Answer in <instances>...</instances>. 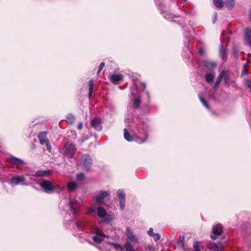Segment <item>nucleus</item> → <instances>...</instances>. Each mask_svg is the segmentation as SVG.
Segmentation results:
<instances>
[{
    "label": "nucleus",
    "mask_w": 251,
    "mask_h": 251,
    "mask_svg": "<svg viewBox=\"0 0 251 251\" xmlns=\"http://www.w3.org/2000/svg\"><path fill=\"white\" fill-rule=\"evenodd\" d=\"M152 237L153 238L154 240L155 241H157L159 240H160L161 236L158 233H152Z\"/></svg>",
    "instance_id": "58836bf2"
},
{
    "label": "nucleus",
    "mask_w": 251,
    "mask_h": 251,
    "mask_svg": "<svg viewBox=\"0 0 251 251\" xmlns=\"http://www.w3.org/2000/svg\"><path fill=\"white\" fill-rule=\"evenodd\" d=\"M221 72H224L223 78H224V82L225 84L228 87L229 86V75L228 72V71L223 70Z\"/></svg>",
    "instance_id": "a211bd4d"
},
{
    "label": "nucleus",
    "mask_w": 251,
    "mask_h": 251,
    "mask_svg": "<svg viewBox=\"0 0 251 251\" xmlns=\"http://www.w3.org/2000/svg\"><path fill=\"white\" fill-rule=\"evenodd\" d=\"M49 172V171H38L35 173V176H42L47 175V174Z\"/></svg>",
    "instance_id": "7c9ffc66"
},
{
    "label": "nucleus",
    "mask_w": 251,
    "mask_h": 251,
    "mask_svg": "<svg viewBox=\"0 0 251 251\" xmlns=\"http://www.w3.org/2000/svg\"><path fill=\"white\" fill-rule=\"evenodd\" d=\"M83 126V124L82 122L79 123L78 125V129H81Z\"/></svg>",
    "instance_id": "8fccbe9b"
},
{
    "label": "nucleus",
    "mask_w": 251,
    "mask_h": 251,
    "mask_svg": "<svg viewBox=\"0 0 251 251\" xmlns=\"http://www.w3.org/2000/svg\"><path fill=\"white\" fill-rule=\"evenodd\" d=\"M155 3L158 5L159 9L161 11L162 16L166 19L170 21L174 22L176 23H179V20L178 19V17L172 13L166 11L165 5L164 4L162 0H155Z\"/></svg>",
    "instance_id": "f03ea898"
},
{
    "label": "nucleus",
    "mask_w": 251,
    "mask_h": 251,
    "mask_svg": "<svg viewBox=\"0 0 251 251\" xmlns=\"http://www.w3.org/2000/svg\"><path fill=\"white\" fill-rule=\"evenodd\" d=\"M125 200H122L120 201V209L122 211H123L125 209Z\"/></svg>",
    "instance_id": "4c0bfd02"
},
{
    "label": "nucleus",
    "mask_w": 251,
    "mask_h": 251,
    "mask_svg": "<svg viewBox=\"0 0 251 251\" xmlns=\"http://www.w3.org/2000/svg\"><path fill=\"white\" fill-rule=\"evenodd\" d=\"M47 132L45 131L40 132L38 134V138L41 145H45V144L49 141V140L47 138Z\"/></svg>",
    "instance_id": "2eb2a0df"
},
{
    "label": "nucleus",
    "mask_w": 251,
    "mask_h": 251,
    "mask_svg": "<svg viewBox=\"0 0 251 251\" xmlns=\"http://www.w3.org/2000/svg\"><path fill=\"white\" fill-rule=\"evenodd\" d=\"M9 162L13 165H16L18 167H20L25 164V162L23 160L14 156L10 157L9 158Z\"/></svg>",
    "instance_id": "ddd939ff"
},
{
    "label": "nucleus",
    "mask_w": 251,
    "mask_h": 251,
    "mask_svg": "<svg viewBox=\"0 0 251 251\" xmlns=\"http://www.w3.org/2000/svg\"><path fill=\"white\" fill-rule=\"evenodd\" d=\"M201 242L199 241H195L193 244V248L195 251H201Z\"/></svg>",
    "instance_id": "c756f323"
},
{
    "label": "nucleus",
    "mask_w": 251,
    "mask_h": 251,
    "mask_svg": "<svg viewBox=\"0 0 251 251\" xmlns=\"http://www.w3.org/2000/svg\"><path fill=\"white\" fill-rule=\"evenodd\" d=\"M95 208L94 207H91L88 210V214H90L92 212L95 211Z\"/></svg>",
    "instance_id": "09e8293b"
},
{
    "label": "nucleus",
    "mask_w": 251,
    "mask_h": 251,
    "mask_svg": "<svg viewBox=\"0 0 251 251\" xmlns=\"http://www.w3.org/2000/svg\"><path fill=\"white\" fill-rule=\"evenodd\" d=\"M214 64V67H216V64Z\"/></svg>",
    "instance_id": "5fc2aeb1"
},
{
    "label": "nucleus",
    "mask_w": 251,
    "mask_h": 251,
    "mask_svg": "<svg viewBox=\"0 0 251 251\" xmlns=\"http://www.w3.org/2000/svg\"><path fill=\"white\" fill-rule=\"evenodd\" d=\"M214 5L219 8H222L224 6L223 0H213Z\"/></svg>",
    "instance_id": "c85d7f7f"
},
{
    "label": "nucleus",
    "mask_w": 251,
    "mask_h": 251,
    "mask_svg": "<svg viewBox=\"0 0 251 251\" xmlns=\"http://www.w3.org/2000/svg\"><path fill=\"white\" fill-rule=\"evenodd\" d=\"M45 144L46 145V146L47 147V150L49 152H50V151L51 150V145L50 144L49 140L48 141H47V142H46Z\"/></svg>",
    "instance_id": "a19ab883"
},
{
    "label": "nucleus",
    "mask_w": 251,
    "mask_h": 251,
    "mask_svg": "<svg viewBox=\"0 0 251 251\" xmlns=\"http://www.w3.org/2000/svg\"><path fill=\"white\" fill-rule=\"evenodd\" d=\"M76 177L78 180H81L84 178V175L83 173H79L77 175Z\"/></svg>",
    "instance_id": "79ce46f5"
},
{
    "label": "nucleus",
    "mask_w": 251,
    "mask_h": 251,
    "mask_svg": "<svg viewBox=\"0 0 251 251\" xmlns=\"http://www.w3.org/2000/svg\"><path fill=\"white\" fill-rule=\"evenodd\" d=\"M136 130L139 140H136V142L139 144L144 143L146 141L148 136V126L144 122L140 121L136 125Z\"/></svg>",
    "instance_id": "f257e3e1"
},
{
    "label": "nucleus",
    "mask_w": 251,
    "mask_h": 251,
    "mask_svg": "<svg viewBox=\"0 0 251 251\" xmlns=\"http://www.w3.org/2000/svg\"><path fill=\"white\" fill-rule=\"evenodd\" d=\"M246 74H247V73L245 71V70H244L243 72L242 73L241 75L243 76V75H245Z\"/></svg>",
    "instance_id": "603ef678"
},
{
    "label": "nucleus",
    "mask_w": 251,
    "mask_h": 251,
    "mask_svg": "<svg viewBox=\"0 0 251 251\" xmlns=\"http://www.w3.org/2000/svg\"><path fill=\"white\" fill-rule=\"evenodd\" d=\"M98 216L102 219L101 222L109 223L112 220V216L107 214L106 210L102 207H99L97 209Z\"/></svg>",
    "instance_id": "20e7f679"
},
{
    "label": "nucleus",
    "mask_w": 251,
    "mask_h": 251,
    "mask_svg": "<svg viewBox=\"0 0 251 251\" xmlns=\"http://www.w3.org/2000/svg\"><path fill=\"white\" fill-rule=\"evenodd\" d=\"M226 55V50L224 47L223 45H221L220 50V56L222 59H224Z\"/></svg>",
    "instance_id": "2f4dec72"
},
{
    "label": "nucleus",
    "mask_w": 251,
    "mask_h": 251,
    "mask_svg": "<svg viewBox=\"0 0 251 251\" xmlns=\"http://www.w3.org/2000/svg\"><path fill=\"white\" fill-rule=\"evenodd\" d=\"M245 85L246 87H247L250 91L251 92V81H250L249 79H247L245 81Z\"/></svg>",
    "instance_id": "e433bc0d"
},
{
    "label": "nucleus",
    "mask_w": 251,
    "mask_h": 251,
    "mask_svg": "<svg viewBox=\"0 0 251 251\" xmlns=\"http://www.w3.org/2000/svg\"><path fill=\"white\" fill-rule=\"evenodd\" d=\"M186 1H183V2H178L177 4L179 8H180L181 7L184 6V5L186 4Z\"/></svg>",
    "instance_id": "c03bdc74"
},
{
    "label": "nucleus",
    "mask_w": 251,
    "mask_h": 251,
    "mask_svg": "<svg viewBox=\"0 0 251 251\" xmlns=\"http://www.w3.org/2000/svg\"><path fill=\"white\" fill-rule=\"evenodd\" d=\"M93 88H94V82L92 80H90L89 81V94L88 96L89 98H90L93 91Z\"/></svg>",
    "instance_id": "cd10ccee"
},
{
    "label": "nucleus",
    "mask_w": 251,
    "mask_h": 251,
    "mask_svg": "<svg viewBox=\"0 0 251 251\" xmlns=\"http://www.w3.org/2000/svg\"><path fill=\"white\" fill-rule=\"evenodd\" d=\"M207 248L211 251H222V247L220 243L211 242L207 244Z\"/></svg>",
    "instance_id": "9b49d317"
},
{
    "label": "nucleus",
    "mask_w": 251,
    "mask_h": 251,
    "mask_svg": "<svg viewBox=\"0 0 251 251\" xmlns=\"http://www.w3.org/2000/svg\"><path fill=\"white\" fill-rule=\"evenodd\" d=\"M63 150L66 156L72 158L75 154L76 149L74 144L68 142L65 143Z\"/></svg>",
    "instance_id": "7ed1b4c3"
},
{
    "label": "nucleus",
    "mask_w": 251,
    "mask_h": 251,
    "mask_svg": "<svg viewBox=\"0 0 251 251\" xmlns=\"http://www.w3.org/2000/svg\"><path fill=\"white\" fill-rule=\"evenodd\" d=\"M104 65V64H100V65L99 67V70L98 71V72H97L98 74H99L101 71V70L103 69Z\"/></svg>",
    "instance_id": "49530a36"
},
{
    "label": "nucleus",
    "mask_w": 251,
    "mask_h": 251,
    "mask_svg": "<svg viewBox=\"0 0 251 251\" xmlns=\"http://www.w3.org/2000/svg\"><path fill=\"white\" fill-rule=\"evenodd\" d=\"M126 234L128 238L130 240L131 242L133 243H137L139 242V239L137 236H136L131 230V229L127 226L126 227Z\"/></svg>",
    "instance_id": "6e6552de"
},
{
    "label": "nucleus",
    "mask_w": 251,
    "mask_h": 251,
    "mask_svg": "<svg viewBox=\"0 0 251 251\" xmlns=\"http://www.w3.org/2000/svg\"><path fill=\"white\" fill-rule=\"evenodd\" d=\"M126 251H135L130 241H126L125 244Z\"/></svg>",
    "instance_id": "393cba45"
},
{
    "label": "nucleus",
    "mask_w": 251,
    "mask_h": 251,
    "mask_svg": "<svg viewBox=\"0 0 251 251\" xmlns=\"http://www.w3.org/2000/svg\"><path fill=\"white\" fill-rule=\"evenodd\" d=\"M25 178L22 176H17L13 177L11 179V182L15 184H19L22 182L24 181Z\"/></svg>",
    "instance_id": "f3484780"
},
{
    "label": "nucleus",
    "mask_w": 251,
    "mask_h": 251,
    "mask_svg": "<svg viewBox=\"0 0 251 251\" xmlns=\"http://www.w3.org/2000/svg\"><path fill=\"white\" fill-rule=\"evenodd\" d=\"M135 84L138 89L140 90H144L146 88V85L144 83H139L135 82Z\"/></svg>",
    "instance_id": "72a5a7b5"
},
{
    "label": "nucleus",
    "mask_w": 251,
    "mask_h": 251,
    "mask_svg": "<svg viewBox=\"0 0 251 251\" xmlns=\"http://www.w3.org/2000/svg\"><path fill=\"white\" fill-rule=\"evenodd\" d=\"M206 50L205 48L201 47L199 49L198 53L200 55H204L206 54Z\"/></svg>",
    "instance_id": "c9c22d12"
},
{
    "label": "nucleus",
    "mask_w": 251,
    "mask_h": 251,
    "mask_svg": "<svg viewBox=\"0 0 251 251\" xmlns=\"http://www.w3.org/2000/svg\"><path fill=\"white\" fill-rule=\"evenodd\" d=\"M109 244L113 245L114 248L116 249H120L121 250L123 249V247L120 244L112 243H109Z\"/></svg>",
    "instance_id": "ea45409f"
},
{
    "label": "nucleus",
    "mask_w": 251,
    "mask_h": 251,
    "mask_svg": "<svg viewBox=\"0 0 251 251\" xmlns=\"http://www.w3.org/2000/svg\"><path fill=\"white\" fill-rule=\"evenodd\" d=\"M185 236L184 235H180L179 240L177 242V245L181 248H184V246Z\"/></svg>",
    "instance_id": "a878e982"
},
{
    "label": "nucleus",
    "mask_w": 251,
    "mask_h": 251,
    "mask_svg": "<svg viewBox=\"0 0 251 251\" xmlns=\"http://www.w3.org/2000/svg\"><path fill=\"white\" fill-rule=\"evenodd\" d=\"M141 103V98L140 97L137 98L135 99L133 103V107L135 108H137Z\"/></svg>",
    "instance_id": "f704fd0d"
},
{
    "label": "nucleus",
    "mask_w": 251,
    "mask_h": 251,
    "mask_svg": "<svg viewBox=\"0 0 251 251\" xmlns=\"http://www.w3.org/2000/svg\"><path fill=\"white\" fill-rule=\"evenodd\" d=\"M117 195L118 198L120 200H125L126 198V194L123 190H118L117 192Z\"/></svg>",
    "instance_id": "bb28decb"
},
{
    "label": "nucleus",
    "mask_w": 251,
    "mask_h": 251,
    "mask_svg": "<svg viewBox=\"0 0 251 251\" xmlns=\"http://www.w3.org/2000/svg\"><path fill=\"white\" fill-rule=\"evenodd\" d=\"M250 19H251V11L250 12Z\"/></svg>",
    "instance_id": "864d4df0"
},
{
    "label": "nucleus",
    "mask_w": 251,
    "mask_h": 251,
    "mask_svg": "<svg viewBox=\"0 0 251 251\" xmlns=\"http://www.w3.org/2000/svg\"><path fill=\"white\" fill-rule=\"evenodd\" d=\"M206 81L208 83L211 82L214 77H215V74L214 73H211L207 74H206L205 75Z\"/></svg>",
    "instance_id": "5701e85b"
},
{
    "label": "nucleus",
    "mask_w": 251,
    "mask_h": 251,
    "mask_svg": "<svg viewBox=\"0 0 251 251\" xmlns=\"http://www.w3.org/2000/svg\"><path fill=\"white\" fill-rule=\"evenodd\" d=\"M148 234H149V236H151V237L152 236V233H154L153 232V228H152V227H151V228L149 229V230H148Z\"/></svg>",
    "instance_id": "de8ad7c7"
},
{
    "label": "nucleus",
    "mask_w": 251,
    "mask_h": 251,
    "mask_svg": "<svg viewBox=\"0 0 251 251\" xmlns=\"http://www.w3.org/2000/svg\"><path fill=\"white\" fill-rule=\"evenodd\" d=\"M69 206L70 207L71 211L74 214H75L77 212L78 209L76 208V207H75L74 206V204L72 201L69 202Z\"/></svg>",
    "instance_id": "473e14b6"
},
{
    "label": "nucleus",
    "mask_w": 251,
    "mask_h": 251,
    "mask_svg": "<svg viewBox=\"0 0 251 251\" xmlns=\"http://www.w3.org/2000/svg\"><path fill=\"white\" fill-rule=\"evenodd\" d=\"M245 39L246 44L251 48V30L248 28L245 30Z\"/></svg>",
    "instance_id": "dca6fc26"
},
{
    "label": "nucleus",
    "mask_w": 251,
    "mask_h": 251,
    "mask_svg": "<svg viewBox=\"0 0 251 251\" xmlns=\"http://www.w3.org/2000/svg\"><path fill=\"white\" fill-rule=\"evenodd\" d=\"M124 138L127 141L131 142L133 140L132 137L130 135V134L128 132V131L126 128H124Z\"/></svg>",
    "instance_id": "b1692460"
},
{
    "label": "nucleus",
    "mask_w": 251,
    "mask_h": 251,
    "mask_svg": "<svg viewBox=\"0 0 251 251\" xmlns=\"http://www.w3.org/2000/svg\"><path fill=\"white\" fill-rule=\"evenodd\" d=\"M199 99L201 100V101L202 102V103L203 104V105L207 108L209 109V106L207 103L206 101L204 100V94L202 92H201L199 94Z\"/></svg>",
    "instance_id": "412c9836"
},
{
    "label": "nucleus",
    "mask_w": 251,
    "mask_h": 251,
    "mask_svg": "<svg viewBox=\"0 0 251 251\" xmlns=\"http://www.w3.org/2000/svg\"><path fill=\"white\" fill-rule=\"evenodd\" d=\"M222 232V227L220 224L214 226L213 227V233L211 235V238L213 240H216L217 236L220 235Z\"/></svg>",
    "instance_id": "9d476101"
},
{
    "label": "nucleus",
    "mask_w": 251,
    "mask_h": 251,
    "mask_svg": "<svg viewBox=\"0 0 251 251\" xmlns=\"http://www.w3.org/2000/svg\"><path fill=\"white\" fill-rule=\"evenodd\" d=\"M40 185L44 189V191L47 193H52L55 189V187L47 180H43L40 183Z\"/></svg>",
    "instance_id": "0eeeda50"
},
{
    "label": "nucleus",
    "mask_w": 251,
    "mask_h": 251,
    "mask_svg": "<svg viewBox=\"0 0 251 251\" xmlns=\"http://www.w3.org/2000/svg\"><path fill=\"white\" fill-rule=\"evenodd\" d=\"M223 74H224V72H221L220 74H219L218 77H217L216 82H215V85H214V89L215 90H216L217 89V88L219 87V85L220 84V83L222 80V78H223V75H224Z\"/></svg>",
    "instance_id": "aec40b11"
},
{
    "label": "nucleus",
    "mask_w": 251,
    "mask_h": 251,
    "mask_svg": "<svg viewBox=\"0 0 251 251\" xmlns=\"http://www.w3.org/2000/svg\"><path fill=\"white\" fill-rule=\"evenodd\" d=\"M67 119L68 122L72 123L74 121L75 117L72 115H70L67 117Z\"/></svg>",
    "instance_id": "37998d69"
},
{
    "label": "nucleus",
    "mask_w": 251,
    "mask_h": 251,
    "mask_svg": "<svg viewBox=\"0 0 251 251\" xmlns=\"http://www.w3.org/2000/svg\"><path fill=\"white\" fill-rule=\"evenodd\" d=\"M131 95L133 97L134 96V90L133 88H130Z\"/></svg>",
    "instance_id": "3c124183"
},
{
    "label": "nucleus",
    "mask_w": 251,
    "mask_h": 251,
    "mask_svg": "<svg viewBox=\"0 0 251 251\" xmlns=\"http://www.w3.org/2000/svg\"><path fill=\"white\" fill-rule=\"evenodd\" d=\"M123 76L121 75H112L110 77V81L114 84H118L122 80Z\"/></svg>",
    "instance_id": "4468645a"
},
{
    "label": "nucleus",
    "mask_w": 251,
    "mask_h": 251,
    "mask_svg": "<svg viewBox=\"0 0 251 251\" xmlns=\"http://www.w3.org/2000/svg\"><path fill=\"white\" fill-rule=\"evenodd\" d=\"M93 164L92 159L87 154L83 155L81 160L80 162V166L84 170H89Z\"/></svg>",
    "instance_id": "39448f33"
},
{
    "label": "nucleus",
    "mask_w": 251,
    "mask_h": 251,
    "mask_svg": "<svg viewBox=\"0 0 251 251\" xmlns=\"http://www.w3.org/2000/svg\"><path fill=\"white\" fill-rule=\"evenodd\" d=\"M93 230L96 235L93 237V240L97 244H100L103 240V237H108V236L103 234L102 231L98 227H95Z\"/></svg>",
    "instance_id": "423d86ee"
},
{
    "label": "nucleus",
    "mask_w": 251,
    "mask_h": 251,
    "mask_svg": "<svg viewBox=\"0 0 251 251\" xmlns=\"http://www.w3.org/2000/svg\"><path fill=\"white\" fill-rule=\"evenodd\" d=\"M218 18V15L216 12H215L214 15L213 17V23H215L216 22V21L217 20Z\"/></svg>",
    "instance_id": "a18cd8bd"
},
{
    "label": "nucleus",
    "mask_w": 251,
    "mask_h": 251,
    "mask_svg": "<svg viewBox=\"0 0 251 251\" xmlns=\"http://www.w3.org/2000/svg\"><path fill=\"white\" fill-rule=\"evenodd\" d=\"M234 4L235 0H226L225 1V5L229 10L233 7Z\"/></svg>",
    "instance_id": "4be33fe9"
},
{
    "label": "nucleus",
    "mask_w": 251,
    "mask_h": 251,
    "mask_svg": "<svg viewBox=\"0 0 251 251\" xmlns=\"http://www.w3.org/2000/svg\"><path fill=\"white\" fill-rule=\"evenodd\" d=\"M109 191H100L96 197V201L97 203L101 204L104 202V199L110 194Z\"/></svg>",
    "instance_id": "1a4fd4ad"
},
{
    "label": "nucleus",
    "mask_w": 251,
    "mask_h": 251,
    "mask_svg": "<svg viewBox=\"0 0 251 251\" xmlns=\"http://www.w3.org/2000/svg\"><path fill=\"white\" fill-rule=\"evenodd\" d=\"M92 126L97 130L100 131L102 129L101 120L100 118H95L91 121Z\"/></svg>",
    "instance_id": "f8f14e48"
},
{
    "label": "nucleus",
    "mask_w": 251,
    "mask_h": 251,
    "mask_svg": "<svg viewBox=\"0 0 251 251\" xmlns=\"http://www.w3.org/2000/svg\"><path fill=\"white\" fill-rule=\"evenodd\" d=\"M76 183L74 181H70L67 183V188L70 191H74L76 189Z\"/></svg>",
    "instance_id": "6ab92c4d"
}]
</instances>
